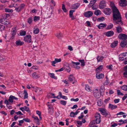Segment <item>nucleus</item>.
<instances>
[{"instance_id":"1","label":"nucleus","mask_w":127,"mask_h":127,"mask_svg":"<svg viewBox=\"0 0 127 127\" xmlns=\"http://www.w3.org/2000/svg\"><path fill=\"white\" fill-rule=\"evenodd\" d=\"M110 5L112 10L113 20H118L116 21V23L122 25L123 24L121 20V16L118 10L112 2H110Z\"/></svg>"},{"instance_id":"2","label":"nucleus","mask_w":127,"mask_h":127,"mask_svg":"<svg viewBox=\"0 0 127 127\" xmlns=\"http://www.w3.org/2000/svg\"><path fill=\"white\" fill-rule=\"evenodd\" d=\"M93 94L94 96L96 98H98L100 96V92L97 89L93 90Z\"/></svg>"},{"instance_id":"3","label":"nucleus","mask_w":127,"mask_h":127,"mask_svg":"<svg viewBox=\"0 0 127 127\" xmlns=\"http://www.w3.org/2000/svg\"><path fill=\"white\" fill-rule=\"evenodd\" d=\"M31 36L29 35H27L24 37V40L25 42H27L29 43L31 42L32 40L31 39Z\"/></svg>"},{"instance_id":"4","label":"nucleus","mask_w":127,"mask_h":127,"mask_svg":"<svg viewBox=\"0 0 127 127\" xmlns=\"http://www.w3.org/2000/svg\"><path fill=\"white\" fill-rule=\"evenodd\" d=\"M118 37L119 39H122L123 40H126L127 39V35L121 33L119 34Z\"/></svg>"},{"instance_id":"5","label":"nucleus","mask_w":127,"mask_h":127,"mask_svg":"<svg viewBox=\"0 0 127 127\" xmlns=\"http://www.w3.org/2000/svg\"><path fill=\"white\" fill-rule=\"evenodd\" d=\"M68 81L70 83L73 81L72 82L73 84L77 82L76 80H75L74 77L72 75H70L69 76L68 78Z\"/></svg>"},{"instance_id":"6","label":"nucleus","mask_w":127,"mask_h":127,"mask_svg":"<svg viewBox=\"0 0 127 127\" xmlns=\"http://www.w3.org/2000/svg\"><path fill=\"white\" fill-rule=\"evenodd\" d=\"M120 5L122 7L126 6L127 5L126 0H120L119 2Z\"/></svg>"},{"instance_id":"7","label":"nucleus","mask_w":127,"mask_h":127,"mask_svg":"<svg viewBox=\"0 0 127 127\" xmlns=\"http://www.w3.org/2000/svg\"><path fill=\"white\" fill-rule=\"evenodd\" d=\"M25 5L23 3L21 4L19 6L15 8V10L17 12H19L24 8Z\"/></svg>"},{"instance_id":"8","label":"nucleus","mask_w":127,"mask_h":127,"mask_svg":"<svg viewBox=\"0 0 127 127\" xmlns=\"http://www.w3.org/2000/svg\"><path fill=\"white\" fill-rule=\"evenodd\" d=\"M106 6V4L105 1H102L100 2L99 6L100 9H103Z\"/></svg>"},{"instance_id":"9","label":"nucleus","mask_w":127,"mask_h":127,"mask_svg":"<svg viewBox=\"0 0 127 127\" xmlns=\"http://www.w3.org/2000/svg\"><path fill=\"white\" fill-rule=\"evenodd\" d=\"M103 12L105 14L108 15H110L111 13V11L110 8H106L104 10Z\"/></svg>"},{"instance_id":"10","label":"nucleus","mask_w":127,"mask_h":127,"mask_svg":"<svg viewBox=\"0 0 127 127\" xmlns=\"http://www.w3.org/2000/svg\"><path fill=\"white\" fill-rule=\"evenodd\" d=\"M93 14V12L90 11H88L87 12H85L84 15V16L87 17H90L92 16Z\"/></svg>"},{"instance_id":"11","label":"nucleus","mask_w":127,"mask_h":127,"mask_svg":"<svg viewBox=\"0 0 127 127\" xmlns=\"http://www.w3.org/2000/svg\"><path fill=\"white\" fill-rule=\"evenodd\" d=\"M104 75L102 74H99V72H97L96 76V78L98 79H100L104 77Z\"/></svg>"},{"instance_id":"12","label":"nucleus","mask_w":127,"mask_h":127,"mask_svg":"<svg viewBox=\"0 0 127 127\" xmlns=\"http://www.w3.org/2000/svg\"><path fill=\"white\" fill-rule=\"evenodd\" d=\"M100 112L101 113L102 115H105L106 116L108 115L110 116L109 113H106L105 110L103 108L100 109L99 110Z\"/></svg>"},{"instance_id":"13","label":"nucleus","mask_w":127,"mask_h":127,"mask_svg":"<svg viewBox=\"0 0 127 127\" xmlns=\"http://www.w3.org/2000/svg\"><path fill=\"white\" fill-rule=\"evenodd\" d=\"M64 67L68 72H70V68L69 67V65L68 63H65L64 64Z\"/></svg>"},{"instance_id":"14","label":"nucleus","mask_w":127,"mask_h":127,"mask_svg":"<svg viewBox=\"0 0 127 127\" xmlns=\"http://www.w3.org/2000/svg\"><path fill=\"white\" fill-rule=\"evenodd\" d=\"M106 26V24L101 23L99 24V25L97 26V27L99 29H102L105 28Z\"/></svg>"},{"instance_id":"15","label":"nucleus","mask_w":127,"mask_h":127,"mask_svg":"<svg viewBox=\"0 0 127 127\" xmlns=\"http://www.w3.org/2000/svg\"><path fill=\"white\" fill-rule=\"evenodd\" d=\"M114 32L112 31H110L107 32L106 33V35L109 37L112 36L114 34Z\"/></svg>"},{"instance_id":"16","label":"nucleus","mask_w":127,"mask_h":127,"mask_svg":"<svg viewBox=\"0 0 127 127\" xmlns=\"http://www.w3.org/2000/svg\"><path fill=\"white\" fill-rule=\"evenodd\" d=\"M35 88V92L36 93H38L39 95L42 94V90L40 88L36 87Z\"/></svg>"},{"instance_id":"17","label":"nucleus","mask_w":127,"mask_h":127,"mask_svg":"<svg viewBox=\"0 0 127 127\" xmlns=\"http://www.w3.org/2000/svg\"><path fill=\"white\" fill-rule=\"evenodd\" d=\"M15 43L17 46H18L23 45L24 44V43L23 42L21 41L20 40H18L16 41Z\"/></svg>"},{"instance_id":"18","label":"nucleus","mask_w":127,"mask_h":127,"mask_svg":"<svg viewBox=\"0 0 127 127\" xmlns=\"http://www.w3.org/2000/svg\"><path fill=\"white\" fill-rule=\"evenodd\" d=\"M80 4L79 3H76L73 4L72 5V8L73 9H76L79 7Z\"/></svg>"},{"instance_id":"19","label":"nucleus","mask_w":127,"mask_h":127,"mask_svg":"<svg viewBox=\"0 0 127 127\" xmlns=\"http://www.w3.org/2000/svg\"><path fill=\"white\" fill-rule=\"evenodd\" d=\"M127 40H124L121 42L120 46L122 47H124L127 44Z\"/></svg>"},{"instance_id":"20","label":"nucleus","mask_w":127,"mask_h":127,"mask_svg":"<svg viewBox=\"0 0 127 127\" xmlns=\"http://www.w3.org/2000/svg\"><path fill=\"white\" fill-rule=\"evenodd\" d=\"M117 106L116 105L109 104V108H110L111 110H113L116 108Z\"/></svg>"},{"instance_id":"21","label":"nucleus","mask_w":127,"mask_h":127,"mask_svg":"<svg viewBox=\"0 0 127 127\" xmlns=\"http://www.w3.org/2000/svg\"><path fill=\"white\" fill-rule=\"evenodd\" d=\"M118 43V41L117 40L115 41L114 42L112 43L111 45V46L112 48L115 47L117 46Z\"/></svg>"},{"instance_id":"22","label":"nucleus","mask_w":127,"mask_h":127,"mask_svg":"<svg viewBox=\"0 0 127 127\" xmlns=\"http://www.w3.org/2000/svg\"><path fill=\"white\" fill-rule=\"evenodd\" d=\"M32 117L35 120V123L37 125H39L40 124L39 120L38 117L36 116L34 117L32 116Z\"/></svg>"},{"instance_id":"23","label":"nucleus","mask_w":127,"mask_h":127,"mask_svg":"<svg viewBox=\"0 0 127 127\" xmlns=\"http://www.w3.org/2000/svg\"><path fill=\"white\" fill-rule=\"evenodd\" d=\"M85 89L88 92H90L92 91L91 87L89 86L88 85H86Z\"/></svg>"},{"instance_id":"24","label":"nucleus","mask_w":127,"mask_h":127,"mask_svg":"<svg viewBox=\"0 0 127 127\" xmlns=\"http://www.w3.org/2000/svg\"><path fill=\"white\" fill-rule=\"evenodd\" d=\"M103 65H100L96 68V71L97 72H99V71H101L103 68Z\"/></svg>"},{"instance_id":"25","label":"nucleus","mask_w":127,"mask_h":127,"mask_svg":"<svg viewBox=\"0 0 127 127\" xmlns=\"http://www.w3.org/2000/svg\"><path fill=\"white\" fill-rule=\"evenodd\" d=\"M116 32L118 33H119L121 32L122 31V28L118 26L116 27Z\"/></svg>"},{"instance_id":"26","label":"nucleus","mask_w":127,"mask_h":127,"mask_svg":"<svg viewBox=\"0 0 127 127\" xmlns=\"http://www.w3.org/2000/svg\"><path fill=\"white\" fill-rule=\"evenodd\" d=\"M32 77L34 78L37 79L39 77V76L38 75L36 74V72H34L32 74Z\"/></svg>"},{"instance_id":"27","label":"nucleus","mask_w":127,"mask_h":127,"mask_svg":"<svg viewBox=\"0 0 127 127\" xmlns=\"http://www.w3.org/2000/svg\"><path fill=\"white\" fill-rule=\"evenodd\" d=\"M94 13L95 14L98 16L101 14V12L100 10H97L95 11Z\"/></svg>"},{"instance_id":"28","label":"nucleus","mask_w":127,"mask_h":127,"mask_svg":"<svg viewBox=\"0 0 127 127\" xmlns=\"http://www.w3.org/2000/svg\"><path fill=\"white\" fill-rule=\"evenodd\" d=\"M104 57H100L99 56H98L96 58L97 61V62L101 61L103 59Z\"/></svg>"},{"instance_id":"29","label":"nucleus","mask_w":127,"mask_h":127,"mask_svg":"<svg viewBox=\"0 0 127 127\" xmlns=\"http://www.w3.org/2000/svg\"><path fill=\"white\" fill-rule=\"evenodd\" d=\"M78 61L81 63V66H84L85 65L84 60H78Z\"/></svg>"},{"instance_id":"30","label":"nucleus","mask_w":127,"mask_h":127,"mask_svg":"<svg viewBox=\"0 0 127 127\" xmlns=\"http://www.w3.org/2000/svg\"><path fill=\"white\" fill-rule=\"evenodd\" d=\"M95 119L100 118V115L99 113H96L95 116Z\"/></svg>"},{"instance_id":"31","label":"nucleus","mask_w":127,"mask_h":127,"mask_svg":"<svg viewBox=\"0 0 127 127\" xmlns=\"http://www.w3.org/2000/svg\"><path fill=\"white\" fill-rule=\"evenodd\" d=\"M40 17L38 16H35L33 18V20L35 22H36L40 19Z\"/></svg>"},{"instance_id":"32","label":"nucleus","mask_w":127,"mask_h":127,"mask_svg":"<svg viewBox=\"0 0 127 127\" xmlns=\"http://www.w3.org/2000/svg\"><path fill=\"white\" fill-rule=\"evenodd\" d=\"M56 36L59 39H61V38L63 36L62 34L60 33H57L56 34Z\"/></svg>"},{"instance_id":"33","label":"nucleus","mask_w":127,"mask_h":127,"mask_svg":"<svg viewBox=\"0 0 127 127\" xmlns=\"http://www.w3.org/2000/svg\"><path fill=\"white\" fill-rule=\"evenodd\" d=\"M13 96L12 95H10L9 97L8 101L11 103L13 102V100L14 99L13 98Z\"/></svg>"},{"instance_id":"34","label":"nucleus","mask_w":127,"mask_h":127,"mask_svg":"<svg viewBox=\"0 0 127 127\" xmlns=\"http://www.w3.org/2000/svg\"><path fill=\"white\" fill-rule=\"evenodd\" d=\"M32 21V17H30L28 19L27 22L30 24H31Z\"/></svg>"},{"instance_id":"35","label":"nucleus","mask_w":127,"mask_h":127,"mask_svg":"<svg viewBox=\"0 0 127 127\" xmlns=\"http://www.w3.org/2000/svg\"><path fill=\"white\" fill-rule=\"evenodd\" d=\"M49 76L52 78H54L55 79H57V77L55 76L54 74L53 73H49Z\"/></svg>"},{"instance_id":"36","label":"nucleus","mask_w":127,"mask_h":127,"mask_svg":"<svg viewBox=\"0 0 127 127\" xmlns=\"http://www.w3.org/2000/svg\"><path fill=\"white\" fill-rule=\"evenodd\" d=\"M39 32V30L38 28L35 29L34 28L33 32L34 34H37Z\"/></svg>"},{"instance_id":"37","label":"nucleus","mask_w":127,"mask_h":127,"mask_svg":"<svg viewBox=\"0 0 127 127\" xmlns=\"http://www.w3.org/2000/svg\"><path fill=\"white\" fill-rule=\"evenodd\" d=\"M113 27V25L112 24H110L109 25H108L106 28V29L109 30L111 29Z\"/></svg>"},{"instance_id":"38","label":"nucleus","mask_w":127,"mask_h":127,"mask_svg":"<svg viewBox=\"0 0 127 127\" xmlns=\"http://www.w3.org/2000/svg\"><path fill=\"white\" fill-rule=\"evenodd\" d=\"M97 104L98 106H101L102 104V102L101 100H99L97 102Z\"/></svg>"},{"instance_id":"39","label":"nucleus","mask_w":127,"mask_h":127,"mask_svg":"<svg viewBox=\"0 0 127 127\" xmlns=\"http://www.w3.org/2000/svg\"><path fill=\"white\" fill-rule=\"evenodd\" d=\"M62 9L64 12H66V9L65 7L64 4H62Z\"/></svg>"},{"instance_id":"40","label":"nucleus","mask_w":127,"mask_h":127,"mask_svg":"<svg viewBox=\"0 0 127 127\" xmlns=\"http://www.w3.org/2000/svg\"><path fill=\"white\" fill-rule=\"evenodd\" d=\"M121 89L123 90L127 91V85H124L121 87Z\"/></svg>"},{"instance_id":"41","label":"nucleus","mask_w":127,"mask_h":127,"mask_svg":"<svg viewBox=\"0 0 127 127\" xmlns=\"http://www.w3.org/2000/svg\"><path fill=\"white\" fill-rule=\"evenodd\" d=\"M24 111H26L28 112L29 113L30 112V110L29 108V107H27L26 106L24 107Z\"/></svg>"},{"instance_id":"42","label":"nucleus","mask_w":127,"mask_h":127,"mask_svg":"<svg viewBox=\"0 0 127 127\" xmlns=\"http://www.w3.org/2000/svg\"><path fill=\"white\" fill-rule=\"evenodd\" d=\"M104 17H101L97 19L98 21L101 22L102 21L104 20Z\"/></svg>"},{"instance_id":"43","label":"nucleus","mask_w":127,"mask_h":127,"mask_svg":"<svg viewBox=\"0 0 127 127\" xmlns=\"http://www.w3.org/2000/svg\"><path fill=\"white\" fill-rule=\"evenodd\" d=\"M26 34V32L25 31H22L20 33V34L21 36L25 35Z\"/></svg>"},{"instance_id":"44","label":"nucleus","mask_w":127,"mask_h":127,"mask_svg":"<svg viewBox=\"0 0 127 127\" xmlns=\"http://www.w3.org/2000/svg\"><path fill=\"white\" fill-rule=\"evenodd\" d=\"M60 103L61 104L64 105H65L66 104V101L64 100H61L60 101Z\"/></svg>"},{"instance_id":"45","label":"nucleus","mask_w":127,"mask_h":127,"mask_svg":"<svg viewBox=\"0 0 127 127\" xmlns=\"http://www.w3.org/2000/svg\"><path fill=\"white\" fill-rule=\"evenodd\" d=\"M71 63L73 64V66L74 64L75 66H76L80 64V63L79 62H75L72 61Z\"/></svg>"},{"instance_id":"46","label":"nucleus","mask_w":127,"mask_h":127,"mask_svg":"<svg viewBox=\"0 0 127 127\" xmlns=\"http://www.w3.org/2000/svg\"><path fill=\"white\" fill-rule=\"evenodd\" d=\"M5 11L6 12H13V10L12 9L6 8L5 9Z\"/></svg>"},{"instance_id":"47","label":"nucleus","mask_w":127,"mask_h":127,"mask_svg":"<svg viewBox=\"0 0 127 127\" xmlns=\"http://www.w3.org/2000/svg\"><path fill=\"white\" fill-rule=\"evenodd\" d=\"M75 11L74 10H71L69 11V16H70L73 15V13Z\"/></svg>"},{"instance_id":"48","label":"nucleus","mask_w":127,"mask_h":127,"mask_svg":"<svg viewBox=\"0 0 127 127\" xmlns=\"http://www.w3.org/2000/svg\"><path fill=\"white\" fill-rule=\"evenodd\" d=\"M94 4H92L90 5L89 4V5L90 6H92V8L93 10H95L96 9V6Z\"/></svg>"},{"instance_id":"49","label":"nucleus","mask_w":127,"mask_h":127,"mask_svg":"<svg viewBox=\"0 0 127 127\" xmlns=\"http://www.w3.org/2000/svg\"><path fill=\"white\" fill-rule=\"evenodd\" d=\"M105 90L104 85H103L101 86L100 88V90L101 91H102L103 92Z\"/></svg>"},{"instance_id":"50","label":"nucleus","mask_w":127,"mask_h":127,"mask_svg":"<svg viewBox=\"0 0 127 127\" xmlns=\"http://www.w3.org/2000/svg\"><path fill=\"white\" fill-rule=\"evenodd\" d=\"M95 121L96 122V124H99V123L101 121L100 118L98 119H95Z\"/></svg>"},{"instance_id":"51","label":"nucleus","mask_w":127,"mask_h":127,"mask_svg":"<svg viewBox=\"0 0 127 127\" xmlns=\"http://www.w3.org/2000/svg\"><path fill=\"white\" fill-rule=\"evenodd\" d=\"M97 0H91L90 4H94Z\"/></svg>"},{"instance_id":"52","label":"nucleus","mask_w":127,"mask_h":127,"mask_svg":"<svg viewBox=\"0 0 127 127\" xmlns=\"http://www.w3.org/2000/svg\"><path fill=\"white\" fill-rule=\"evenodd\" d=\"M125 72L123 73V75L124 77L127 78V71L124 70Z\"/></svg>"},{"instance_id":"53","label":"nucleus","mask_w":127,"mask_h":127,"mask_svg":"<svg viewBox=\"0 0 127 127\" xmlns=\"http://www.w3.org/2000/svg\"><path fill=\"white\" fill-rule=\"evenodd\" d=\"M106 67L109 69L112 70V69L113 66L112 64H110L107 66Z\"/></svg>"},{"instance_id":"54","label":"nucleus","mask_w":127,"mask_h":127,"mask_svg":"<svg viewBox=\"0 0 127 127\" xmlns=\"http://www.w3.org/2000/svg\"><path fill=\"white\" fill-rule=\"evenodd\" d=\"M117 94L118 95H124V94L121 92L119 90H117Z\"/></svg>"},{"instance_id":"55","label":"nucleus","mask_w":127,"mask_h":127,"mask_svg":"<svg viewBox=\"0 0 127 127\" xmlns=\"http://www.w3.org/2000/svg\"><path fill=\"white\" fill-rule=\"evenodd\" d=\"M75 115L74 113L72 112L70 113V116L71 117H74Z\"/></svg>"},{"instance_id":"56","label":"nucleus","mask_w":127,"mask_h":127,"mask_svg":"<svg viewBox=\"0 0 127 127\" xmlns=\"http://www.w3.org/2000/svg\"><path fill=\"white\" fill-rule=\"evenodd\" d=\"M51 63H52V65L54 66H55V64L57 63L55 60L54 61H51Z\"/></svg>"},{"instance_id":"57","label":"nucleus","mask_w":127,"mask_h":127,"mask_svg":"<svg viewBox=\"0 0 127 127\" xmlns=\"http://www.w3.org/2000/svg\"><path fill=\"white\" fill-rule=\"evenodd\" d=\"M49 113L50 114H52L53 112V108H51L50 109H49Z\"/></svg>"},{"instance_id":"58","label":"nucleus","mask_w":127,"mask_h":127,"mask_svg":"<svg viewBox=\"0 0 127 127\" xmlns=\"http://www.w3.org/2000/svg\"><path fill=\"white\" fill-rule=\"evenodd\" d=\"M16 34V32H15L13 30L12 32V36L11 37V38L13 39L14 36Z\"/></svg>"},{"instance_id":"59","label":"nucleus","mask_w":127,"mask_h":127,"mask_svg":"<svg viewBox=\"0 0 127 127\" xmlns=\"http://www.w3.org/2000/svg\"><path fill=\"white\" fill-rule=\"evenodd\" d=\"M55 61L57 63L59 62H60L61 61V58L58 59L57 58H56L55 59Z\"/></svg>"},{"instance_id":"60","label":"nucleus","mask_w":127,"mask_h":127,"mask_svg":"<svg viewBox=\"0 0 127 127\" xmlns=\"http://www.w3.org/2000/svg\"><path fill=\"white\" fill-rule=\"evenodd\" d=\"M79 99L78 98L76 99H74L73 98H71L70 100L71 101H77L79 100Z\"/></svg>"},{"instance_id":"61","label":"nucleus","mask_w":127,"mask_h":127,"mask_svg":"<svg viewBox=\"0 0 127 127\" xmlns=\"http://www.w3.org/2000/svg\"><path fill=\"white\" fill-rule=\"evenodd\" d=\"M23 120L26 122H30V120H29L28 118H24L23 119Z\"/></svg>"},{"instance_id":"62","label":"nucleus","mask_w":127,"mask_h":127,"mask_svg":"<svg viewBox=\"0 0 127 127\" xmlns=\"http://www.w3.org/2000/svg\"><path fill=\"white\" fill-rule=\"evenodd\" d=\"M119 99H115L114 100V102L115 103H118L119 101Z\"/></svg>"},{"instance_id":"63","label":"nucleus","mask_w":127,"mask_h":127,"mask_svg":"<svg viewBox=\"0 0 127 127\" xmlns=\"http://www.w3.org/2000/svg\"><path fill=\"white\" fill-rule=\"evenodd\" d=\"M31 68L33 69H37L38 68V67L36 66H33Z\"/></svg>"},{"instance_id":"64","label":"nucleus","mask_w":127,"mask_h":127,"mask_svg":"<svg viewBox=\"0 0 127 127\" xmlns=\"http://www.w3.org/2000/svg\"><path fill=\"white\" fill-rule=\"evenodd\" d=\"M127 97V94L125 95L122 98V100H124Z\"/></svg>"}]
</instances>
